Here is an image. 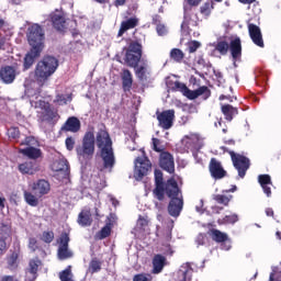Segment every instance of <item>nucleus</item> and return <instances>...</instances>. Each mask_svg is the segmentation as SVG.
Masks as SVG:
<instances>
[{
    "label": "nucleus",
    "instance_id": "nucleus-1",
    "mask_svg": "<svg viewBox=\"0 0 281 281\" xmlns=\"http://www.w3.org/2000/svg\"><path fill=\"white\" fill-rule=\"evenodd\" d=\"M95 144L100 151L102 166L100 172H113L115 168V151L113 150V139L106 127L100 128L95 135Z\"/></svg>",
    "mask_w": 281,
    "mask_h": 281
},
{
    "label": "nucleus",
    "instance_id": "nucleus-2",
    "mask_svg": "<svg viewBox=\"0 0 281 281\" xmlns=\"http://www.w3.org/2000/svg\"><path fill=\"white\" fill-rule=\"evenodd\" d=\"M143 46L142 42L139 40L132 41L126 50H125V57L124 63L127 67H131L132 69H135V76L138 78V80L144 81L148 79V64L144 63V65L139 66V63L142 61L143 56Z\"/></svg>",
    "mask_w": 281,
    "mask_h": 281
},
{
    "label": "nucleus",
    "instance_id": "nucleus-3",
    "mask_svg": "<svg viewBox=\"0 0 281 281\" xmlns=\"http://www.w3.org/2000/svg\"><path fill=\"white\" fill-rule=\"evenodd\" d=\"M58 59L54 56H44L35 66L34 81L38 87H45L46 82L56 74Z\"/></svg>",
    "mask_w": 281,
    "mask_h": 281
},
{
    "label": "nucleus",
    "instance_id": "nucleus-4",
    "mask_svg": "<svg viewBox=\"0 0 281 281\" xmlns=\"http://www.w3.org/2000/svg\"><path fill=\"white\" fill-rule=\"evenodd\" d=\"M155 188L153 190L154 199L157 201H164L166 199V192L172 194L179 188V182L175 178H169L167 181H164V172L156 169L155 172Z\"/></svg>",
    "mask_w": 281,
    "mask_h": 281
},
{
    "label": "nucleus",
    "instance_id": "nucleus-5",
    "mask_svg": "<svg viewBox=\"0 0 281 281\" xmlns=\"http://www.w3.org/2000/svg\"><path fill=\"white\" fill-rule=\"evenodd\" d=\"M26 38L31 48L35 52H43V49H45V31L41 24H33L29 26Z\"/></svg>",
    "mask_w": 281,
    "mask_h": 281
},
{
    "label": "nucleus",
    "instance_id": "nucleus-6",
    "mask_svg": "<svg viewBox=\"0 0 281 281\" xmlns=\"http://www.w3.org/2000/svg\"><path fill=\"white\" fill-rule=\"evenodd\" d=\"M76 153L81 159H93V155H95V134H93V132H86L82 137L81 146L76 148Z\"/></svg>",
    "mask_w": 281,
    "mask_h": 281
},
{
    "label": "nucleus",
    "instance_id": "nucleus-7",
    "mask_svg": "<svg viewBox=\"0 0 281 281\" xmlns=\"http://www.w3.org/2000/svg\"><path fill=\"white\" fill-rule=\"evenodd\" d=\"M165 196L170 199L167 207L168 214L177 218L183 210V193L181 192V188L177 187L175 193L165 192Z\"/></svg>",
    "mask_w": 281,
    "mask_h": 281
},
{
    "label": "nucleus",
    "instance_id": "nucleus-8",
    "mask_svg": "<svg viewBox=\"0 0 281 281\" xmlns=\"http://www.w3.org/2000/svg\"><path fill=\"white\" fill-rule=\"evenodd\" d=\"M135 169H134V177L136 181H142L148 172L153 169V164L146 156L137 157L134 161Z\"/></svg>",
    "mask_w": 281,
    "mask_h": 281
},
{
    "label": "nucleus",
    "instance_id": "nucleus-9",
    "mask_svg": "<svg viewBox=\"0 0 281 281\" xmlns=\"http://www.w3.org/2000/svg\"><path fill=\"white\" fill-rule=\"evenodd\" d=\"M228 155L231 156L234 168H236L238 171V177H240V179H245V175H247L249 166H251L249 158L234 151H228Z\"/></svg>",
    "mask_w": 281,
    "mask_h": 281
},
{
    "label": "nucleus",
    "instance_id": "nucleus-10",
    "mask_svg": "<svg viewBox=\"0 0 281 281\" xmlns=\"http://www.w3.org/2000/svg\"><path fill=\"white\" fill-rule=\"evenodd\" d=\"M47 21L59 34H65L67 31V18H65V12L56 9L48 14Z\"/></svg>",
    "mask_w": 281,
    "mask_h": 281
},
{
    "label": "nucleus",
    "instance_id": "nucleus-11",
    "mask_svg": "<svg viewBox=\"0 0 281 281\" xmlns=\"http://www.w3.org/2000/svg\"><path fill=\"white\" fill-rule=\"evenodd\" d=\"M156 117L160 128H164V131H170L175 124V110H165L162 112L157 111Z\"/></svg>",
    "mask_w": 281,
    "mask_h": 281
},
{
    "label": "nucleus",
    "instance_id": "nucleus-12",
    "mask_svg": "<svg viewBox=\"0 0 281 281\" xmlns=\"http://www.w3.org/2000/svg\"><path fill=\"white\" fill-rule=\"evenodd\" d=\"M69 234L61 233L59 237V247L57 250L59 260H68V258H74V252L69 250Z\"/></svg>",
    "mask_w": 281,
    "mask_h": 281
},
{
    "label": "nucleus",
    "instance_id": "nucleus-13",
    "mask_svg": "<svg viewBox=\"0 0 281 281\" xmlns=\"http://www.w3.org/2000/svg\"><path fill=\"white\" fill-rule=\"evenodd\" d=\"M19 258H21V243H15L13 250H10L5 257L7 269L16 271L19 269Z\"/></svg>",
    "mask_w": 281,
    "mask_h": 281
},
{
    "label": "nucleus",
    "instance_id": "nucleus-14",
    "mask_svg": "<svg viewBox=\"0 0 281 281\" xmlns=\"http://www.w3.org/2000/svg\"><path fill=\"white\" fill-rule=\"evenodd\" d=\"M35 106H38V109L45 111L44 120L45 122H48V124H57L58 120H60V114H58V110H52L49 103L40 100L37 102V105Z\"/></svg>",
    "mask_w": 281,
    "mask_h": 281
},
{
    "label": "nucleus",
    "instance_id": "nucleus-15",
    "mask_svg": "<svg viewBox=\"0 0 281 281\" xmlns=\"http://www.w3.org/2000/svg\"><path fill=\"white\" fill-rule=\"evenodd\" d=\"M159 166L169 175H175V157L170 151H161L159 155Z\"/></svg>",
    "mask_w": 281,
    "mask_h": 281
},
{
    "label": "nucleus",
    "instance_id": "nucleus-16",
    "mask_svg": "<svg viewBox=\"0 0 281 281\" xmlns=\"http://www.w3.org/2000/svg\"><path fill=\"white\" fill-rule=\"evenodd\" d=\"M248 27V34L250 36V40L252 41L254 45H257V47H265V40L262 38V31L260 30V26L247 22Z\"/></svg>",
    "mask_w": 281,
    "mask_h": 281
},
{
    "label": "nucleus",
    "instance_id": "nucleus-17",
    "mask_svg": "<svg viewBox=\"0 0 281 281\" xmlns=\"http://www.w3.org/2000/svg\"><path fill=\"white\" fill-rule=\"evenodd\" d=\"M31 190L36 196L40 199H43L45 194L52 191V184H49V181L45 179H38L37 181L33 182Z\"/></svg>",
    "mask_w": 281,
    "mask_h": 281
},
{
    "label": "nucleus",
    "instance_id": "nucleus-18",
    "mask_svg": "<svg viewBox=\"0 0 281 281\" xmlns=\"http://www.w3.org/2000/svg\"><path fill=\"white\" fill-rule=\"evenodd\" d=\"M209 170L213 179H225L227 171L224 170L223 165L216 158H211L209 164Z\"/></svg>",
    "mask_w": 281,
    "mask_h": 281
},
{
    "label": "nucleus",
    "instance_id": "nucleus-19",
    "mask_svg": "<svg viewBox=\"0 0 281 281\" xmlns=\"http://www.w3.org/2000/svg\"><path fill=\"white\" fill-rule=\"evenodd\" d=\"M0 80L3 85H12L16 80V67L2 66L0 68Z\"/></svg>",
    "mask_w": 281,
    "mask_h": 281
},
{
    "label": "nucleus",
    "instance_id": "nucleus-20",
    "mask_svg": "<svg viewBox=\"0 0 281 281\" xmlns=\"http://www.w3.org/2000/svg\"><path fill=\"white\" fill-rule=\"evenodd\" d=\"M190 25H192L193 27H196V25H199V18H196L195 15V20H194L192 15L188 14L184 7V15H183V21L181 23V33L183 36H190V32H192V30H190Z\"/></svg>",
    "mask_w": 281,
    "mask_h": 281
},
{
    "label": "nucleus",
    "instance_id": "nucleus-21",
    "mask_svg": "<svg viewBox=\"0 0 281 281\" xmlns=\"http://www.w3.org/2000/svg\"><path fill=\"white\" fill-rule=\"evenodd\" d=\"M19 172L21 175H36V172H41V165L33 160H26L18 166Z\"/></svg>",
    "mask_w": 281,
    "mask_h": 281
},
{
    "label": "nucleus",
    "instance_id": "nucleus-22",
    "mask_svg": "<svg viewBox=\"0 0 281 281\" xmlns=\"http://www.w3.org/2000/svg\"><path fill=\"white\" fill-rule=\"evenodd\" d=\"M183 142L184 146L190 150H201L203 148V143L196 134L186 135Z\"/></svg>",
    "mask_w": 281,
    "mask_h": 281
},
{
    "label": "nucleus",
    "instance_id": "nucleus-23",
    "mask_svg": "<svg viewBox=\"0 0 281 281\" xmlns=\"http://www.w3.org/2000/svg\"><path fill=\"white\" fill-rule=\"evenodd\" d=\"M80 120L76 116H70L61 126L60 131L63 133H78L80 131Z\"/></svg>",
    "mask_w": 281,
    "mask_h": 281
},
{
    "label": "nucleus",
    "instance_id": "nucleus-24",
    "mask_svg": "<svg viewBox=\"0 0 281 281\" xmlns=\"http://www.w3.org/2000/svg\"><path fill=\"white\" fill-rule=\"evenodd\" d=\"M42 265L38 258L29 261V269L24 281H34L38 278V266Z\"/></svg>",
    "mask_w": 281,
    "mask_h": 281
},
{
    "label": "nucleus",
    "instance_id": "nucleus-25",
    "mask_svg": "<svg viewBox=\"0 0 281 281\" xmlns=\"http://www.w3.org/2000/svg\"><path fill=\"white\" fill-rule=\"evenodd\" d=\"M20 155L27 157V159H32L36 161L37 159H43V150L37 147H26L19 149Z\"/></svg>",
    "mask_w": 281,
    "mask_h": 281
},
{
    "label": "nucleus",
    "instance_id": "nucleus-26",
    "mask_svg": "<svg viewBox=\"0 0 281 281\" xmlns=\"http://www.w3.org/2000/svg\"><path fill=\"white\" fill-rule=\"evenodd\" d=\"M228 49L231 50L233 60H239V58L243 56V44L240 42V37H235L233 41H231Z\"/></svg>",
    "mask_w": 281,
    "mask_h": 281
},
{
    "label": "nucleus",
    "instance_id": "nucleus-27",
    "mask_svg": "<svg viewBox=\"0 0 281 281\" xmlns=\"http://www.w3.org/2000/svg\"><path fill=\"white\" fill-rule=\"evenodd\" d=\"M139 25V19L137 18H130L126 21L121 22V26L117 33V37L124 36L125 32L128 30H135Z\"/></svg>",
    "mask_w": 281,
    "mask_h": 281
},
{
    "label": "nucleus",
    "instance_id": "nucleus-28",
    "mask_svg": "<svg viewBox=\"0 0 281 281\" xmlns=\"http://www.w3.org/2000/svg\"><path fill=\"white\" fill-rule=\"evenodd\" d=\"M203 98V100H207L210 95H212V90L207 88V86H201L196 90H190L188 100H196V98Z\"/></svg>",
    "mask_w": 281,
    "mask_h": 281
},
{
    "label": "nucleus",
    "instance_id": "nucleus-29",
    "mask_svg": "<svg viewBox=\"0 0 281 281\" xmlns=\"http://www.w3.org/2000/svg\"><path fill=\"white\" fill-rule=\"evenodd\" d=\"M42 53H43V50L35 52L34 48H31L26 53V55L24 57V61H23L24 71H27V69L32 68V65H34V61L36 60V58L41 57Z\"/></svg>",
    "mask_w": 281,
    "mask_h": 281
},
{
    "label": "nucleus",
    "instance_id": "nucleus-30",
    "mask_svg": "<svg viewBox=\"0 0 281 281\" xmlns=\"http://www.w3.org/2000/svg\"><path fill=\"white\" fill-rule=\"evenodd\" d=\"M122 87L125 93L133 89V74L128 69H123L121 74Z\"/></svg>",
    "mask_w": 281,
    "mask_h": 281
},
{
    "label": "nucleus",
    "instance_id": "nucleus-31",
    "mask_svg": "<svg viewBox=\"0 0 281 281\" xmlns=\"http://www.w3.org/2000/svg\"><path fill=\"white\" fill-rule=\"evenodd\" d=\"M153 270L151 273L159 274L164 271V267H166V257L164 255H155L151 261Z\"/></svg>",
    "mask_w": 281,
    "mask_h": 281
},
{
    "label": "nucleus",
    "instance_id": "nucleus-32",
    "mask_svg": "<svg viewBox=\"0 0 281 281\" xmlns=\"http://www.w3.org/2000/svg\"><path fill=\"white\" fill-rule=\"evenodd\" d=\"M258 183L263 190V193L269 198L271 196V187L273 182H271V176L269 175H259L258 176Z\"/></svg>",
    "mask_w": 281,
    "mask_h": 281
},
{
    "label": "nucleus",
    "instance_id": "nucleus-33",
    "mask_svg": "<svg viewBox=\"0 0 281 281\" xmlns=\"http://www.w3.org/2000/svg\"><path fill=\"white\" fill-rule=\"evenodd\" d=\"M77 223L81 225V227H91V223H93V218H91V210H82L78 215Z\"/></svg>",
    "mask_w": 281,
    "mask_h": 281
},
{
    "label": "nucleus",
    "instance_id": "nucleus-34",
    "mask_svg": "<svg viewBox=\"0 0 281 281\" xmlns=\"http://www.w3.org/2000/svg\"><path fill=\"white\" fill-rule=\"evenodd\" d=\"M221 111L227 122H232V120L238 115V108H235L232 104L222 105Z\"/></svg>",
    "mask_w": 281,
    "mask_h": 281
},
{
    "label": "nucleus",
    "instance_id": "nucleus-35",
    "mask_svg": "<svg viewBox=\"0 0 281 281\" xmlns=\"http://www.w3.org/2000/svg\"><path fill=\"white\" fill-rule=\"evenodd\" d=\"M52 170L54 172H61L63 177H67L69 175V164L67 160H55Z\"/></svg>",
    "mask_w": 281,
    "mask_h": 281
},
{
    "label": "nucleus",
    "instance_id": "nucleus-36",
    "mask_svg": "<svg viewBox=\"0 0 281 281\" xmlns=\"http://www.w3.org/2000/svg\"><path fill=\"white\" fill-rule=\"evenodd\" d=\"M209 235L211 236L212 240H214V243H227V240H229L227 233H223L216 228L210 229Z\"/></svg>",
    "mask_w": 281,
    "mask_h": 281
},
{
    "label": "nucleus",
    "instance_id": "nucleus-37",
    "mask_svg": "<svg viewBox=\"0 0 281 281\" xmlns=\"http://www.w3.org/2000/svg\"><path fill=\"white\" fill-rule=\"evenodd\" d=\"M23 196H24V201L25 203H27V205H30L31 207H37L40 201L38 195H36V193H32L30 191H24L23 192Z\"/></svg>",
    "mask_w": 281,
    "mask_h": 281
},
{
    "label": "nucleus",
    "instance_id": "nucleus-38",
    "mask_svg": "<svg viewBox=\"0 0 281 281\" xmlns=\"http://www.w3.org/2000/svg\"><path fill=\"white\" fill-rule=\"evenodd\" d=\"M234 199V195H225V194H215L213 195V200L215 203H218L220 205H224L227 207L229 205V202Z\"/></svg>",
    "mask_w": 281,
    "mask_h": 281
},
{
    "label": "nucleus",
    "instance_id": "nucleus-39",
    "mask_svg": "<svg viewBox=\"0 0 281 281\" xmlns=\"http://www.w3.org/2000/svg\"><path fill=\"white\" fill-rule=\"evenodd\" d=\"M212 10H214V1H206L203 5L200 7V13L204 15L205 19L212 14Z\"/></svg>",
    "mask_w": 281,
    "mask_h": 281
},
{
    "label": "nucleus",
    "instance_id": "nucleus-40",
    "mask_svg": "<svg viewBox=\"0 0 281 281\" xmlns=\"http://www.w3.org/2000/svg\"><path fill=\"white\" fill-rule=\"evenodd\" d=\"M234 223H238V214L236 213L217 220V225H234Z\"/></svg>",
    "mask_w": 281,
    "mask_h": 281
},
{
    "label": "nucleus",
    "instance_id": "nucleus-41",
    "mask_svg": "<svg viewBox=\"0 0 281 281\" xmlns=\"http://www.w3.org/2000/svg\"><path fill=\"white\" fill-rule=\"evenodd\" d=\"M173 91H180L184 98H189L190 95V88L186 86V83L180 82V81H175L173 83Z\"/></svg>",
    "mask_w": 281,
    "mask_h": 281
},
{
    "label": "nucleus",
    "instance_id": "nucleus-42",
    "mask_svg": "<svg viewBox=\"0 0 281 281\" xmlns=\"http://www.w3.org/2000/svg\"><path fill=\"white\" fill-rule=\"evenodd\" d=\"M183 58H186V54H183V50L179 48H172L170 50V59L175 60V63H182Z\"/></svg>",
    "mask_w": 281,
    "mask_h": 281
},
{
    "label": "nucleus",
    "instance_id": "nucleus-43",
    "mask_svg": "<svg viewBox=\"0 0 281 281\" xmlns=\"http://www.w3.org/2000/svg\"><path fill=\"white\" fill-rule=\"evenodd\" d=\"M89 271L93 273H99V271H102V261H100L98 258H92L89 263Z\"/></svg>",
    "mask_w": 281,
    "mask_h": 281
},
{
    "label": "nucleus",
    "instance_id": "nucleus-44",
    "mask_svg": "<svg viewBox=\"0 0 281 281\" xmlns=\"http://www.w3.org/2000/svg\"><path fill=\"white\" fill-rule=\"evenodd\" d=\"M215 50L218 52L222 56H227V52H229V43L225 41H220L215 45Z\"/></svg>",
    "mask_w": 281,
    "mask_h": 281
},
{
    "label": "nucleus",
    "instance_id": "nucleus-45",
    "mask_svg": "<svg viewBox=\"0 0 281 281\" xmlns=\"http://www.w3.org/2000/svg\"><path fill=\"white\" fill-rule=\"evenodd\" d=\"M20 146H26V148H34L38 146V139L34 136H26L24 140L20 143Z\"/></svg>",
    "mask_w": 281,
    "mask_h": 281
},
{
    "label": "nucleus",
    "instance_id": "nucleus-46",
    "mask_svg": "<svg viewBox=\"0 0 281 281\" xmlns=\"http://www.w3.org/2000/svg\"><path fill=\"white\" fill-rule=\"evenodd\" d=\"M109 236H111V223L106 224L99 233H97V238L99 240H104V238H109Z\"/></svg>",
    "mask_w": 281,
    "mask_h": 281
},
{
    "label": "nucleus",
    "instance_id": "nucleus-47",
    "mask_svg": "<svg viewBox=\"0 0 281 281\" xmlns=\"http://www.w3.org/2000/svg\"><path fill=\"white\" fill-rule=\"evenodd\" d=\"M41 240L43 243H46V245L54 243V232L53 231H44L42 233Z\"/></svg>",
    "mask_w": 281,
    "mask_h": 281
},
{
    "label": "nucleus",
    "instance_id": "nucleus-48",
    "mask_svg": "<svg viewBox=\"0 0 281 281\" xmlns=\"http://www.w3.org/2000/svg\"><path fill=\"white\" fill-rule=\"evenodd\" d=\"M71 266H68L64 271L59 273L60 281H72L71 280Z\"/></svg>",
    "mask_w": 281,
    "mask_h": 281
},
{
    "label": "nucleus",
    "instance_id": "nucleus-49",
    "mask_svg": "<svg viewBox=\"0 0 281 281\" xmlns=\"http://www.w3.org/2000/svg\"><path fill=\"white\" fill-rule=\"evenodd\" d=\"M133 281H153L150 273H138L133 277Z\"/></svg>",
    "mask_w": 281,
    "mask_h": 281
},
{
    "label": "nucleus",
    "instance_id": "nucleus-50",
    "mask_svg": "<svg viewBox=\"0 0 281 281\" xmlns=\"http://www.w3.org/2000/svg\"><path fill=\"white\" fill-rule=\"evenodd\" d=\"M27 247L32 254L36 252L38 249V239L36 237H30Z\"/></svg>",
    "mask_w": 281,
    "mask_h": 281
},
{
    "label": "nucleus",
    "instance_id": "nucleus-51",
    "mask_svg": "<svg viewBox=\"0 0 281 281\" xmlns=\"http://www.w3.org/2000/svg\"><path fill=\"white\" fill-rule=\"evenodd\" d=\"M153 142V150H155V153H164V147H161V140L159 138H151Z\"/></svg>",
    "mask_w": 281,
    "mask_h": 281
},
{
    "label": "nucleus",
    "instance_id": "nucleus-52",
    "mask_svg": "<svg viewBox=\"0 0 281 281\" xmlns=\"http://www.w3.org/2000/svg\"><path fill=\"white\" fill-rule=\"evenodd\" d=\"M8 135L11 139H19L21 137V131H19V127H11L8 130Z\"/></svg>",
    "mask_w": 281,
    "mask_h": 281
},
{
    "label": "nucleus",
    "instance_id": "nucleus-53",
    "mask_svg": "<svg viewBox=\"0 0 281 281\" xmlns=\"http://www.w3.org/2000/svg\"><path fill=\"white\" fill-rule=\"evenodd\" d=\"M199 47H201V42H199V41L189 42L188 43L189 54H194V52H196V49H199Z\"/></svg>",
    "mask_w": 281,
    "mask_h": 281
},
{
    "label": "nucleus",
    "instance_id": "nucleus-54",
    "mask_svg": "<svg viewBox=\"0 0 281 281\" xmlns=\"http://www.w3.org/2000/svg\"><path fill=\"white\" fill-rule=\"evenodd\" d=\"M156 32L158 36H166L168 34V29L164 23L156 25Z\"/></svg>",
    "mask_w": 281,
    "mask_h": 281
},
{
    "label": "nucleus",
    "instance_id": "nucleus-55",
    "mask_svg": "<svg viewBox=\"0 0 281 281\" xmlns=\"http://www.w3.org/2000/svg\"><path fill=\"white\" fill-rule=\"evenodd\" d=\"M65 144H66L67 150H74V148L76 146V139H74V137L69 136L66 138Z\"/></svg>",
    "mask_w": 281,
    "mask_h": 281
},
{
    "label": "nucleus",
    "instance_id": "nucleus-56",
    "mask_svg": "<svg viewBox=\"0 0 281 281\" xmlns=\"http://www.w3.org/2000/svg\"><path fill=\"white\" fill-rule=\"evenodd\" d=\"M148 223L147 217L139 215L137 224L140 229H146V227H148Z\"/></svg>",
    "mask_w": 281,
    "mask_h": 281
},
{
    "label": "nucleus",
    "instance_id": "nucleus-57",
    "mask_svg": "<svg viewBox=\"0 0 281 281\" xmlns=\"http://www.w3.org/2000/svg\"><path fill=\"white\" fill-rule=\"evenodd\" d=\"M8 249V243H5V238L0 237V256H3Z\"/></svg>",
    "mask_w": 281,
    "mask_h": 281
},
{
    "label": "nucleus",
    "instance_id": "nucleus-58",
    "mask_svg": "<svg viewBox=\"0 0 281 281\" xmlns=\"http://www.w3.org/2000/svg\"><path fill=\"white\" fill-rule=\"evenodd\" d=\"M215 128H222V133H227V125H225L223 120H220L217 123H215Z\"/></svg>",
    "mask_w": 281,
    "mask_h": 281
},
{
    "label": "nucleus",
    "instance_id": "nucleus-59",
    "mask_svg": "<svg viewBox=\"0 0 281 281\" xmlns=\"http://www.w3.org/2000/svg\"><path fill=\"white\" fill-rule=\"evenodd\" d=\"M153 25H161V15L159 14H154L151 19Z\"/></svg>",
    "mask_w": 281,
    "mask_h": 281
},
{
    "label": "nucleus",
    "instance_id": "nucleus-60",
    "mask_svg": "<svg viewBox=\"0 0 281 281\" xmlns=\"http://www.w3.org/2000/svg\"><path fill=\"white\" fill-rule=\"evenodd\" d=\"M184 1L191 8H196V5H199L201 3V1H203V0H184Z\"/></svg>",
    "mask_w": 281,
    "mask_h": 281
},
{
    "label": "nucleus",
    "instance_id": "nucleus-61",
    "mask_svg": "<svg viewBox=\"0 0 281 281\" xmlns=\"http://www.w3.org/2000/svg\"><path fill=\"white\" fill-rule=\"evenodd\" d=\"M1 281H20L19 278H16V276H3L1 278Z\"/></svg>",
    "mask_w": 281,
    "mask_h": 281
},
{
    "label": "nucleus",
    "instance_id": "nucleus-62",
    "mask_svg": "<svg viewBox=\"0 0 281 281\" xmlns=\"http://www.w3.org/2000/svg\"><path fill=\"white\" fill-rule=\"evenodd\" d=\"M218 100H221V101L228 100V102H234V100H236V97L221 94Z\"/></svg>",
    "mask_w": 281,
    "mask_h": 281
},
{
    "label": "nucleus",
    "instance_id": "nucleus-63",
    "mask_svg": "<svg viewBox=\"0 0 281 281\" xmlns=\"http://www.w3.org/2000/svg\"><path fill=\"white\" fill-rule=\"evenodd\" d=\"M5 36L0 35V50H5V43H7Z\"/></svg>",
    "mask_w": 281,
    "mask_h": 281
},
{
    "label": "nucleus",
    "instance_id": "nucleus-64",
    "mask_svg": "<svg viewBox=\"0 0 281 281\" xmlns=\"http://www.w3.org/2000/svg\"><path fill=\"white\" fill-rule=\"evenodd\" d=\"M115 8H120L122 5H126V0H115L114 1Z\"/></svg>",
    "mask_w": 281,
    "mask_h": 281
}]
</instances>
